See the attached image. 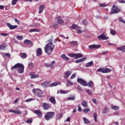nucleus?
<instances>
[{"label":"nucleus","mask_w":125,"mask_h":125,"mask_svg":"<svg viewBox=\"0 0 125 125\" xmlns=\"http://www.w3.org/2000/svg\"><path fill=\"white\" fill-rule=\"evenodd\" d=\"M120 12H121L120 9H119L117 6L114 5L111 8V10L109 14L112 15L113 14H117Z\"/></svg>","instance_id":"20e7f679"},{"label":"nucleus","mask_w":125,"mask_h":125,"mask_svg":"<svg viewBox=\"0 0 125 125\" xmlns=\"http://www.w3.org/2000/svg\"><path fill=\"white\" fill-rule=\"evenodd\" d=\"M42 85L43 87H46V86H48V84L47 83L45 82L43 83L42 84Z\"/></svg>","instance_id":"a18cd8bd"},{"label":"nucleus","mask_w":125,"mask_h":125,"mask_svg":"<svg viewBox=\"0 0 125 125\" xmlns=\"http://www.w3.org/2000/svg\"><path fill=\"white\" fill-rule=\"evenodd\" d=\"M33 122V120L31 119H29L26 121V124H31Z\"/></svg>","instance_id":"8fccbe9b"},{"label":"nucleus","mask_w":125,"mask_h":125,"mask_svg":"<svg viewBox=\"0 0 125 125\" xmlns=\"http://www.w3.org/2000/svg\"><path fill=\"white\" fill-rule=\"evenodd\" d=\"M55 62V61H52L51 63H45L44 65L46 67H52L54 63Z\"/></svg>","instance_id":"2eb2a0df"},{"label":"nucleus","mask_w":125,"mask_h":125,"mask_svg":"<svg viewBox=\"0 0 125 125\" xmlns=\"http://www.w3.org/2000/svg\"><path fill=\"white\" fill-rule=\"evenodd\" d=\"M68 56L71 58H74L75 59L82 58L83 56L81 53L69 54Z\"/></svg>","instance_id":"39448f33"},{"label":"nucleus","mask_w":125,"mask_h":125,"mask_svg":"<svg viewBox=\"0 0 125 125\" xmlns=\"http://www.w3.org/2000/svg\"><path fill=\"white\" fill-rule=\"evenodd\" d=\"M92 101H93V103H94V104H97V101L96 99H93Z\"/></svg>","instance_id":"4d7b16f0"},{"label":"nucleus","mask_w":125,"mask_h":125,"mask_svg":"<svg viewBox=\"0 0 125 125\" xmlns=\"http://www.w3.org/2000/svg\"><path fill=\"white\" fill-rule=\"evenodd\" d=\"M85 91L87 93L89 94V95H92V91L89 89H87L85 90Z\"/></svg>","instance_id":"de8ad7c7"},{"label":"nucleus","mask_w":125,"mask_h":125,"mask_svg":"<svg viewBox=\"0 0 125 125\" xmlns=\"http://www.w3.org/2000/svg\"><path fill=\"white\" fill-rule=\"evenodd\" d=\"M28 68L30 70H32L33 69H34V63L33 62H29L28 64Z\"/></svg>","instance_id":"5701e85b"},{"label":"nucleus","mask_w":125,"mask_h":125,"mask_svg":"<svg viewBox=\"0 0 125 125\" xmlns=\"http://www.w3.org/2000/svg\"><path fill=\"white\" fill-rule=\"evenodd\" d=\"M34 99L33 98L28 99L25 101V102H31V101H33Z\"/></svg>","instance_id":"864d4df0"},{"label":"nucleus","mask_w":125,"mask_h":125,"mask_svg":"<svg viewBox=\"0 0 125 125\" xmlns=\"http://www.w3.org/2000/svg\"><path fill=\"white\" fill-rule=\"evenodd\" d=\"M18 72L19 73H22L24 72V65L20 63V66H19Z\"/></svg>","instance_id":"6e6552de"},{"label":"nucleus","mask_w":125,"mask_h":125,"mask_svg":"<svg viewBox=\"0 0 125 125\" xmlns=\"http://www.w3.org/2000/svg\"><path fill=\"white\" fill-rule=\"evenodd\" d=\"M5 56L8 57H10L11 55L9 53H7L4 54Z\"/></svg>","instance_id":"680f3d73"},{"label":"nucleus","mask_w":125,"mask_h":125,"mask_svg":"<svg viewBox=\"0 0 125 125\" xmlns=\"http://www.w3.org/2000/svg\"><path fill=\"white\" fill-rule=\"evenodd\" d=\"M32 92L36 96L39 98H42L43 97V91L41 90V89L34 88L32 90Z\"/></svg>","instance_id":"f03ea898"},{"label":"nucleus","mask_w":125,"mask_h":125,"mask_svg":"<svg viewBox=\"0 0 125 125\" xmlns=\"http://www.w3.org/2000/svg\"><path fill=\"white\" fill-rule=\"evenodd\" d=\"M5 8V6L3 5H0V9L3 10Z\"/></svg>","instance_id":"e2e57ef3"},{"label":"nucleus","mask_w":125,"mask_h":125,"mask_svg":"<svg viewBox=\"0 0 125 125\" xmlns=\"http://www.w3.org/2000/svg\"><path fill=\"white\" fill-rule=\"evenodd\" d=\"M40 30L38 29H31L29 30V32L32 33V32H39Z\"/></svg>","instance_id":"e433bc0d"},{"label":"nucleus","mask_w":125,"mask_h":125,"mask_svg":"<svg viewBox=\"0 0 125 125\" xmlns=\"http://www.w3.org/2000/svg\"><path fill=\"white\" fill-rule=\"evenodd\" d=\"M110 34L112 35H116L117 34V33L114 30H111Z\"/></svg>","instance_id":"ea45409f"},{"label":"nucleus","mask_w":125,"mask_h":125,"mask_svg":"<svg viewBox=\"0 0 125 125\" xmlns=\"http://www.w3.org/2000/svg\"><path fill=\"white\" fill-rule=\"evenodd\" d=\"M94 85V83L92 81H90L87 83H86V86H88L90 88L92 87Z\"/></svg>","instance_id":"4be33fe9"},{"label":"nucleus","mask_w":125,"mask_h":125,"mask_svg":"<svg viewBox=\"0 0 125 125\" xmlns=\"http://www.w3.org/2000/svg\"><path fill=\"white\" fill-rule=\"evenodd\" d=\"M6 47L7 45L6 44H2V45H0V50H5Z\"/></svg>","instance_id":"bb28decb"},{"label":"nucleus","mask_w":125,"mask_h":125,"mask_svg":"<svg viewBox=\"0 0 125 125\" xmlns=\"http://www.w3.org/2000/svg\"><path fill=\"white\" fill-rule=\"evenodd\" d=\"M82 23L85 25L87 24V21L85 20H83L82 21Z\"/></svg>","instance_id":"6e6d98bb"},{"label":"nucleus","mask_w":125,"mask_h":125,"mask_svg":"<svg viewBox=\"0 0 125 125\" xmlns=\"http://www.w3.org/2000/svg\"><path fill=\"white\" fill-rule=\"evenodd\" d=\"M75 98H76V97L75 96H73L72 97H69L68 98H67V100L68 101H73V100H75Z\"/></svg>","instance_id":"7c9ffc66"},{"label":"nucleus","mask_w":125,"mask_h":125,"mask_svg":"<svg viewBox=\"0 0 125 125\" xmlns=\"http://www.w3.org/2000/svg\"><path fill=\"white\" fill-rule=\"evenodd\" d=\"M54 47L55 45H53L52 41L49 40V42L47 43L45 47H44L45 52L48 55H50L52 53Z\"/></svg>","instance_id":"f257e3e1"},{"label":"nucleus","mask_w":125,"mask_h":125,"mask_svg":"<svg viewBox=\"0 0 125 125\" xmlns=\"http://www.w3.org/2000/svg\"><path fill=\"white\" fill-rule=\"evenodd\" d=\"M49 102L52 103V104H53V105H55L56 103V101L55 100V98L54 97H51L49 99Z\"/></svg>","instance_id":"4468645a"},{"label":"nucleus","mask_w":125,"mask_h":125,"mask_svg":"<svg viewBox=\"0 0 125 125\" xmlns=\"http://www.w3.org/2000/svg\"><path fill=\"white\" fill-rule=\"evenodd\" d=\"M78 111L79 112H81L82 108L80 107V105H78Z\"/></svg>","instance_id":"0e129e2a"},{"label":"nucleus","mask_w":125,"mask_h":125,"mask_svg":"<svg viewBox=\"0 0 125 125\" xmlns=\"http://www.w3.org/2000/svg\"><path fill=\"white\" fill-rule=\"evenodd\" d=\"M72 28L73 29L77 30L79 29V26L77 25L73 24L72 25Z\"/></svg>","instance_id":"4c0bfd02"},{"label":"nucleus","mask_w":125,"mask_h":125,"mask_svg":"<svg viewBox=\"0 0 125 125\" xmlns=\"http://www.w3.org/2000/svg\"><path fill=\"white\" fill-rule=\"evenodd\" d=\"M18 2V0H13L12 1V5H15Z\"/></svg>","instance_id":"37998d69"},{"label":"nucleus","mask_w":125,"mask_h":125,"mask_svg":"<svg viewBox=\"0 0 125 125\" xmlns=\"http://www.w3.org/2000/svg\"><path fill=\"white\" fill-rule=\"evenodd\" d=\"M7 26L10 29V30H13L16 29V28L18 27V26L17 25H12L11 24L9 23H6Z\"/></svg>","instance_id":"9b49d317"},{"label":"nucleus","mask_w":125,"mask_h":125,"mask_svg":"<svg viewBox=\"0 0 125 125\" xmlns=\"http://www.w3.org/2000/svg\"><path fill=\"white\" fill-rule=\"evenodd\" d=\"M62 59H64L65 61H67L69 60V58H68L65 54H62L61 56Z\"/></svg>","instance_id":"b1692460"},{"label":"nucleus","mask_w":125,"mask_h":125,"mask_svg":"<svg viewBox=\"0 0 125 125\" xmlns=\"http://www.w3.org/2000/svg\"><path fill=\"white\" fill-rule=\"evenodd\" d=\"M0 35L1 36H8V34H7V33H1V34H0Z\"/></svg>","instance_id":"13d9d810"},{"label":"nucleus","mask_w":125,"mask_h":125,"mask_svg":"<svg viewBox=\"0 0 125 125\" xmlns=\"http://www.w3.org/2000/svg\"><path fill=\"white\" fill-rule=\"evenodd\" d=\"M21 57L22 59H25V58H27V54H26V53H22L21 54Z\"/></svg>","instance_id":"a19ab883"},{"label":"nucleus","mask_w":125,"mask_h":125,"mask_svg":"<svg viewBox=\"0 0 125 125\" xmlns=\"http://www.w3.org/2000/svg\"><path fill=\"white\" fill-rule=\"evenodd\" d=\"M63 116V114L62 113H59L58 114V119H61Z\"/></svg>","instance_id":"603ef678"},{"label":"nucleus","mask_w":125,"mask_h":125,"mask_svg":"<svg viewBox=\"0 0 125 125\" xmlns=\"http://www.w3.org/2000/svg\"><path fill=\"white\" fill-rule=\"evenodd\" d=\"M77 82L83 86H86V82L83 80V79L78 78Z\"/></svg>","instance_id":"0eeeda50"},{"label":"nucleus","mask_w":125,"mask_h":125,"mask_svg":"<svg viewBox=\"0 0 125 125\" xmlns=\"http://www.w3.org/2000/svg\"><path fill=\"white\" fill-rule=\"evenodd\" d=\"M71 74V71H67L65 73H64V78H67L69 76H70Z\"/></svg>","instance_id":"412c9836"},{"label":"nucleus","mask_w":125,"mask_h":125,"mask_svg":"<svg viewBox=\"0 0 125 125\" xmlns=\"http://www.w3.org/2000/svg\"><path fill=\"white\" fill-rule=\"evenodd\" d=\"M68 92H69L67 90H61L60 91V93H61V94H66V93H68Z\"/></svg>","instance_id":"72a5a7b5"},{"label":"nucleus","mask_w":125,"mask_h":125,"mask_svg":"<svg viewBox=\"0 0 125 125\" xmlns=\"http://www.w3.org/2000/svg\"><path fill=\"white\" fill-rule=\"evenodd\" d=\"M15 21L18 24H20V23H19V21H18V20H17V19L15 18L14 19Z\"/></svg>","instance_id":"052dcab7"},{"label":"nucleus","mask_w":125,"mask_h":125,"mask_svg":"<svg viewBox=\"0 0 125 125\" xmlns=\"http://www.w3.org/2000/svg\"><path fill=\"white\" fill-rule=\"evenodd\" d=\"M42 107L43 110H48L50 108V104L47 103H43L42 104Z\"/></svg>","instance_id":"423d86ee"},{"label":"nucleus","mask_w":125,"mask_h":125,"mask_svg":"<svg viewBox=\"0 0 125 125\" xmlns=\"http://www.w3.org/2000/svg\"><path fill=\"white\" fill-rule=\"evenodd\" d=\"M16 38L19 40H22L23 39V37L22 36H16Z\"/></svg>","instance_id":"79ce46f5"},{"label":"nucleus","mask_w":125,"mask_h":125,"mask_svg":"<svg viewBox=\"0 0 125 125\" xmlns=\"http://www.w3.org/2000/svg\"><path fill=\"white\" fill-rule=\"evenodd\" d=\"M93 116H94L95 122H98V120H97V113H94Z\"/></svg>","instance_id":"c03bdc74"},{"label":"nucleus","mask_w":125,"mask_h":125,"mask_svg":"<svg viewBox=\"0 0 125 125\" xmlns=\"http://www.w3.org/2000/svg\"><path fill=\"white\" fill-rule=\"evenodd\" d=\"M44 5H42L39 7V13L41 14L42 13V12L43 11V9H44Z\"/></svg>","instance_id":"a211bd4d"},{"label":"nucleus","mask_w":125,"mask_h":125,"mask_svg":"<svg viewBox=\"0 0 125 125\" xmlns=\"http://www.w3.org/2000/svg\"><path fill=\"white\" fill-rule=\"evenodd\" d=\"M119 21H120L121 22H123V23H125V21L122 19V17H120V18H119Z\"/></svg>","instance_id":"5fc2aeb1"},{"label":"nucleus","mask_w":125,"mask_h":125,"mask_svg":"<svg viewBox=\"0 0 125 125\" xmlns=\"http://www.w3.org/2000/svg\"><path fill=\"white\" fill-rule=\"evenodd\" d=\"M93 65V62L91 61L87 63L85 66L86 67H90Z\"/></svg>","instance_id":"cd10ccee"},{"label":"nucleus","mask_w":125,"mask_h":125,"mask_svg":"<svg viewBox=\"0 0 125 125\" xmlns=\"http://www.w3.org/2000/svg\"><path fill=\"white\" fill-rule=\"evenodd\" d=\"M42 54V48H38L36 50V55L37 56H40Z\"/></svg>","instance_id":"f8f14e48"},{"label":"nucleus","mask_w":125,"mask_h":125,"mask_svg":"<svg viewBox=\"0 0 125 125\" xmlns=\"http://www.w3.org/2000/svg\"><path fill=\"white\" fill-rule=\"evenodd\" d=\"M117 49L120 51H122V52H125V45H123L117 48Z\"/></svg>","instance_id":"dca6fc26"},{"label":"nucleus","mask_w":125,"mask_h":125,"mask_svg":"<svg viewBox=\"0 0 125 125\" xmlns=\"http://www.w3.org/2000/svg\"><path fill=\"white\" fill-rule=\"evenodd\" d=\"M86 60V58L84 57V58H82V59H81L76 60V61H75V62L77 63H80V62H84V61H85Z\"/></svg>","instance_id":"aec40b11"},{"label":"nucleus","mask_w":125,"mask_h":125,"mask_svg":"<svg viewBox=\"0 0 125 125\" xmlns=\"http://www.w3.org/2000/svg\"><path fill=\"white\" fill-rule=\"evenodd\" d=\"M97 71L98 72H102V73H104V68H99L98 70H97Z\"/></svg>","instance_id":"09e8293b"},{"label":"nucleus","mask_w":125,"mask_h":125,"mask_svg":"<svg viewBox=\"0 0 125 125\" xmlns=\"http://www.w3.org/2000/svg\"><path fill=\"white\" fill-rule=\"evenodd\" d=\"M100 47H101L100 45H95V44H93L89 46V48L90 49H92L94 48L95 49H97L100 48Z\"/></svg>","instance_id":"ddd939ff"},{"label":"nucleus","mask_w":125,"mask_h":125,"mask_svg":"<svg viewBox=\"0 0 125 125\" xmlns=\"http://www.w3.org/2000/svg\"><path fill=\"white\" fill-rule=\"evenodd\" d=\"M57 20L58 21V22L60 24H62L63 22L62 20L61 19V18L59 17L57 18Z\"/></svg>","instance_id":"2f4dec72"},{"label":"nucleus","mask_w":125,"mask_h":125,"mask_svg":"<svg viewBox=\"0 0 125 125\" xmlns=\"http://www.w3.org/2000/svg\"><path fill=\"white\" fill-rule=\"evenodd\" d=\"M98 39L100 40H106L109 39V37H106L104 34H101V35L98 37Z\"/></svg>","instance_id":"1a4fd4ad"},{"label":"nucleus","mask_w":125,"mask_h":125,"mask_svg":"<svg viewBox=\"0 0 125 125\" xmlns=\"http://www.w3.org/2000/svg\"><path fill=\"white\" fill-rule=\"evenodd\" d=\"M55 115V112L53 111H50L47 112L44 115V119L46 121H49L53 119Z\"/></svg>","instance_id":"7ed1b4c3"},{"label":"nucleus","mask_w":125,"mask_h":125,"mask_svg":"<svg viewBox=\"0 0 125 125\" xmlns=\"http://www.w3.org/2000/svg\"><path fill=\"white\" fill-rule=\"evenodd\" d=\"M111 108L113 110H118V109H119V106L116 105H111Z\"/></svg>","instance_id":"f704fd0d"},{"label":"nucleus","mask_w":125,"mask_h":125,"mask_svg":"<svg viewBox=\"0 0 125 125\" xmlns=\"http://www.w3.org/2000/svg\"><path fill=\"white\" fill-rule=\"evenodd\" d=\"M59 83L58 82L52 83L50 84V86H51V87H52V86H56V85H57L59 84Z\"/></svg>","instance_id":"58836bf2"},{"label":"nucleus","mask_w":125,"mask_h":125,"mask_svg":"<svg viewBox=\"0 0 125 125\" xmlns=\"http://www.w3.org/2000/svg\"><path fill=\"white\" fill-rule=\"evenodd\" d=\"M108 110L107 109V107H104V109H103V110L102 111V113L103 114H106V113H108Z\"/></svg>","instance_id":"473e14b6"},{"label":"nucleus","mask_w":125,"mask_h":125,"mask_svg":"<svg viewBox=\"0 0 125 125\" xmlns=\"http://www.w3.org/2000/svg\"><path fill=\"white\" fill-rule=\"evenodd\" d=\"M34 113L36 114V115H38L39 117H40L41 118L42 117V111H41V110H35Z\"/></svg>","instance_id":"f3484780"},{"label":"nucleus","mask_w":125,"mask_h":125,"mask_svg":"<svg viewBox=\"0 0 125 125\" xmlns=\"http://www.w3.org/2000/svg\"><path fill=\"white\" fill-rule=\"evenodd\" d=\"M9 112H10V113H14V114H15L16 115L21 114V111H20V110H19V109H17L16 110H9Z\"/></svg>","instance_id":"9d476101"},{"label":"nucleus","mask_w":125,"mask_h":125,"mask_svg":"<svg viewBox=\"0 0 125 125\" xmlns=\"http://www.w3.org/2000/svg\"><path fill=\"white\" fill-rule=\"evenodd\" d=\"M20 63H18L16 64L14 66H12L11 68V69L12 71H13L14 69H16L19 67V66L20 65Z\"/></svg>","instance_id":"6ab92c4d"},{"label":"nucleus","mask_w":125,"mask_h":125,"mask_svg":"<svg viewBox=\"0 0 125 125\" xmlns=\"http://www.w3.org/2000/svg\"><path fill=\"white\" fill-rule=\"evenodd\" d=\"M99 6L101 7H104L106 6V5L104 3H102V4H99Z\"/></svg>","instance_id":"bf43d9fd"},{"label":"nucleus","mask_w":125,"mask_h":125,"mask_svg":"<svg viewBox=\"0 0 125 125\" xmlns=\"http://www.w3.org/2000/svg\"><path fill=\"white\" fill-rule=\"evenodd\" d=\"M111 70L110 69L106 68L104 69L103 73H108L111 72Z\"/></svg>","instance_id":"c85d7f7f"},{"label":"nucleus","mask_w":125,"mask_h":125,"mask_svg":"<svg viewBox=\"0 0 125 125\" xmlns=\"http://www.w3.org/2000/svg\"><path fill=\"white\" fill-rule=\"evenodd\" d=\"M70 45L71 46H76L78 45L77 42L76 41H73L69 43Z\"/></svg>","instance_id":"393cba45"},{"label":"nucleus","mask_w":125,"mask_h":125,"mask_svg":"<svg viewBox=\"0 0 125 125\" xmlns=\"http://www.w3.org/2000/svg\"><path fill=\"white\" fill-rule=\"evenodd\" d=\"M38 77H39V76H38V75H35V74L32 75L31 76V79H35Z\"/></svg>","instance_id":"49530a36"},{"label":"nucleus","mask_w":125,"mask_h":125,"mask_svg":"<svg viewBox=\"0 0 125 125\" xmlns=\"http://www.w3.org/2000/svg\"><path fill=\"white\" fill-rule=\"evenodd\" d=\"M84 113H88L90 111L89 108H85L83 109Z\"/></svg>","instance_id":"3c124183"},{"label":"nucleus","mask_w":125,"mask_h":125,"mask_svg":"<svg viewBox=\"0 0 125 125\" xmlns=\"http://www.w3.org/2000/svg\"><path fill=\"white\" fill-rule=\"evenodd\" d=\"M70 117H68L66 119V121H65L64 122H70Z\"/></svg>","instance_id":"774afa93"},{"label":"nucleus","mask_w":125,"mask_h":125,"mask_svg":"<svg viewBox=\"0 0 125 125\" xmlns=\"http://www.w3.org/2000/svg\"><path fill=\"white\" fill-rule=\"evenodd\" d=\"M76 76V75L75 74H73V75H72V76H71V79H72L73 78H74Z\"/></svg>","instance_id":"69168bd1"},{"label":"nucleus","mask_w":125,"mask_h":125,"mask_svg":"<svg viewBox=\"0 0 125 125\" xmlns=\"http://www.w3.org/2000/svg\"><path fill=\"white\" fill-rule=\"evenodd\" d=\"M77 33H78V34H81V33H82V31H81V30H80V29H77Z\"/></svg>","instance_id":"338daca9"},{"label":"nucleus","mask_w":125,"mask_h":125,"mask_svg":"<svg viewBox=\"0 0 125 125\" xmlns=\"http://www.w3.org/2000/svg\"><path fill=\"white\" fill-rule=\"evenodd\" d=\"M24 43L28 45L32 44V42L31 40H25L24 41Z\"/></svg>","instance_id":"a878e982"},{"label":"nucleus","mask_w":125,"mask_h":125,"mask_svg":"<svg viewBox=\"0 0 125 125\" xmlns=\"http://www.w3.org/2000/svg\"><path fill=\"white\" fill-rule=\"evenodd\" d=\"M84 124H90V121L88 120L85 117L83 118Z\"/></svg>","instance_id":"c9c22d12"},{"label":"nucleus","mask_w":125,"mask_h":125,"mask_svg":"<svg viewBox=\"0 0 125 125\" xmlns=\"http://www.w3.org/2000/svg\"><path fill=\"white\" fill-rule=\"evenodd\" d=\"M82 106H83V107H84V108H85L87 106V103L86 102L84 101H83L82 103Z\"/></svg>","instance_id":"c756f323"}]
</instances>
